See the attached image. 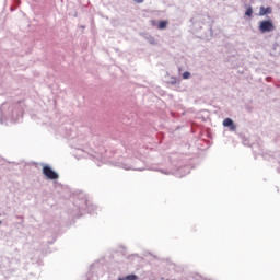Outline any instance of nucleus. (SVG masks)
Wrapping results in <instances>:
<instances>
[{"label": "nucleus", "mask_w": 280, "mask_h": 280, "mask_svg": "<svg viewBox=\"0 0 280 280\" xmlns=\"http://www.w3.org/2000/svg\"><path fill=\"white\" fill-rule=\"evenodd\" d=\"M168 21H160L159 22V24H158V27L160 28V30H166L167 28V25H168Z\"/></svg>", "instance_id": "5"}, {"label": "nucleus", "mask_w": 280, "mask_h": 280, "mask_svg": "<svg viewBox=\"0 0 280 280\" xmlns=\"http://www.w3.org/2000/svg\"><path fill=\"white\" fill-rule=\"evenodd\" d=\"M223 126L225 128H230V130H232V131L237 130V127L235 126V124L233 122V119H231V118H225L223 120Z\"/></svg>", "instance_id": "3"}, {"label": "nucleus", "mask_w": 280, "mask_h": 280, "mask_svg": "<svg viewBox=\"0 0 280 280\" xmlns=\"http://www.w3.org/2000/svg\"><path fill=\"white\" fill-rule=\"evenodd\" d=\"M189 78H191V73H189V72L183 73V80H189Z\"/></svg>", "instance_id": "8"}, {"label": "nucleus", "mask_w": 280, "mask_h": 280, "mask_svg": "<svg viewBox=\"0 0 280 280\" xmlns=\"http://www.w3.org/2000/svg\"><path fill=\"white\" fill-rule=\"evenodd\" d=\"M139 277H137L136 275H129L125 278H119L118 280H138Z\"/></svg>", "instance_id": "6"}, {"label": "nucleus", "mask_w": 280, "mask_h": 280, "mask_svg": "<svg viewBox=\"0 0 280 280\" xmlns=\"http://www.w3.org/2000/svg\"><path fill=\"white\" fill-rule=\"evenodd\" d=\"M245 16H253V8L252 7L247 8V10L245 12Z\"/></svg>", "instance_id": "7"}, {"label": "nucleus", "mask_w": 280, "mask_h": 280, "mask_svg": "<svg viewBox=\"0 0 280 280\" xmlns=\"http://www.w3.org/2000/svg\"><path fill=\"white\" fill-rule=\"evenodd\" d=\"M135 3H143L145 0H132Z\"/></svg>", "instance_id": "9"}, {"label": "nucleus", "mask_w": 280, "mask_h": 280, "mask_svg": "<svg viewBox=\"0 0 280 280\" xmlns=\"http://www.w3.org/2000/svg\"><path fill=\"white\" fill-rule=\"evenodd\" d=\"M0 224H1V221H0Z\"/></svg>", "instance_id": "10"}, {"label": "nucleus", "mask_w": 280, "mask_h": 280, "mask_svg": "<svg viewBox=\"0 0 280 280\" xmlns=\"http://www.w3.org/2000/svg\"><path fill=\"white\" fill-rule=\"evenodd\" d=\"M266 14H272V7H260V11L258 13V16H266Z\"/></svg>", "instance_id": "4"}, {"label": "nucleus", "mask_w": 280, "mask_h": 280, "mask_svg": "<svg viewBox=\"0 0 280 280\" xmlns=\"http://www.w3.org/2000/svg\"><path fill=\"white\" fill-rule=\"evenodd\" d=\"M258 30L261 34H266L268 32H275V23H272V20L260 21Z\"/></svg>", "instance_id": "1"}, {"label": "nucleus", "mask_w": 280, "mask_h": 280, "mask_svg": "<svg viewBox=\"0 0 280 280\" xmlns=\"http://www.w3.org/2000/svg\"><path fill=\"white\" fill-rule=\"evenodd\" d=\"M43 174L48 180H58V173L54 172V170L47 165L43 167Z\"/></svg>", "instance_id": "2"}]
</instances>
